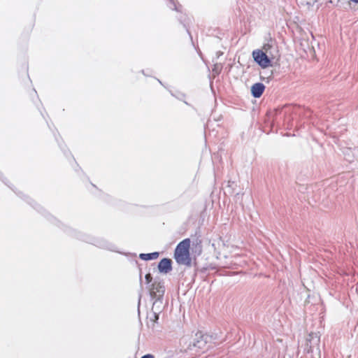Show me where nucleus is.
Listing matches in <instances>:
<instances>
[{"mask_svg": "<svg viewBox=\"0 0 358 358\" xmlns=\"http://www.w3.org/2000/svg\"><path fill=\"white\" fill-rule=\"evenodd\" d=\"M190 239L186 238L181 241L175 250L174 257L179 264L189 265L191 262L189 257Z\"/></svg>", "mask_w": 358, "mask_h": 358, "instance_id": "obj_1", "label": "nucleus"}, {"mask_svg": "<svg viewBox=\"0 0 358 358\" xmlns=\"http://www.w3.org/2000/svg\"><path fill=\"white\" fill-rule=\"evenodd\" d=\"M262 50L266 55V57L271 63H272L274 59H277L279 57V53L277 47L272 44H265L262 47Z\"/></svg>", "mask_w": 358, "mask_h": 358, "instance_id": "obj_4", "label": "nucleus"}, {"mask_svg": "<svg viewBox=\"0 0 358 358\" xmlns=\"http://www.w3.org/2000/svg\"><path fill=\"white\" fill-rule=\"evenodd\" d=\"M164 292V286L162 282L155 281L150 287V296L156 299H161L163 296Z\"/></svg>", "mask_w": 358, "mask_h": 358, "instance_id": "obj_3", "label": "nucleus"}, {"mask_svg": "<svg viewBox=\"0 0 358 358\" xmlns=\"http://www.w3.org/2000/svg\"><path fill=\"white\" fill-rule=\"evenodd\" d=\"M351 1L355 2V3H358V0H351Z\"/></svg>", "mask_w": 358, "mask_h": 358, "instance_id": "obj_13", "label": "nucleus"}, {"mask_svg": "<svg viewBox=\"0 0 358 358\" xmlns=\"http://www.w3.org/2000/svg\"><path fill=\"white\" fill-rule=\"evenodd\" d=\"M152 278L150 273L145 275V280L148 284L152 281Z\"/></svg>", "mask_w": 358, "mask_h": 358, "instance_id": "obj_11", "label": "nucleus"}, {"mask_svg": "<svg viewBox=\"0 0 358 358\" xmlns=\"http://www.w3.org/2000/svg\"><path fill=\"white\" fill-rule=\"evenodd\" d=\"M171 263L172 262L170 259H162L158 264V269L159 272L163 273H167L169 271H171L172 269Z\"/></svg>", "mask_w": 358, "mask_h": 358, "instance_id": "obj_6", "label": "nucleus"}, {"mask_svg": "<svg viewBox=\"0 0 358 358\" xmlns=\"http://www.w3.org/2000/svg\"><path fill=\"white\" fill-rule=\"evenodd\" d=\"M204 343L203 341H198L196 343H194V345L195 347H197L198 348H202Z\"/></svg>", "mask_w": 358, "mask_h": 358, "instance_id": "obj_9", "label": "nucleus"}, {"mask_svg": "<svg viewBox=\"0 0 358 358\" xmlns=\"http://www.w3.org/2000/svg\"><path fill=\"white\" fill-rule=\"evenodd\" d=\"M320 336L317 333H311L308 335L306 339L307 347L308 348V351H310L315 346L319 345L320 343Z\"/></svg>", "mask_w": 358, "mask_h": 358, "instance_id": "obj_5", "label": "nucleus"}, {"mask_svg": "<svg viewBox=\"0 0 358 358\" xmlns=\"http://www.w3.org/2000/svg\"><path fill=\"white\" fill-rule=\"evenodd\" d=\"M159 257L158 252H152V253H147L144 254L142 253L140 255V258L143 260H151V259H155Z\"/></svg>", "mask_w": 358, "mask_h": 358, "instance_id": "obj_8", "label": "nucleus"}, {"mask_svg": "<svg viewBox=\"0 0 358 358\" xmlns=\"http://www.w3.org/2000/svg\"><path fill=\"white\" fill-rule=\"evenodd\" d=\"M170 3L171 5L169 6L172 9H175L176 10H178V8L176 6V5L175 4L174 1L173 0H170Z\"/></svg>", "mask_w": 358, "mask_h": 358, "instance_id": "obj_10", "label": "nucleus"}, {"mask_svg": "<svg viewBox=\"0 0 358 358\" xmlns=\"http://www.w3.org/2000/svg\"><path fill=\"white\" fill-rule=\"evenodd\" d=\"M265 90V86L261 83L254 84L251 87V93L255 98L260 97Z\"/></svg>", "mask_w": 358, "mask_h": 358, "instance_id": "obj_7", "label": "nucleus"}, {"mask_svg": "<svg viewBox=\"0 0 358 358\" xmlns=\"http://www.w3.org/2000/svg\"><path fill=\"white\" fill-rule=\"evenodd\" d=\"M141 358H155V357L151 354H147L145 355H143Z\"/></svg>", "mask_w": 358, "mask_h": 358, "instance_id": "obj_12", "label": "nucleus"}, {"mask_svg": "<svg viewBox=\"0 0 358 358\" xmlns=\"http://www.w3.org/2000/svg\"><path fill=\"white\" fill-rule=\"evenodd\" d=\"M252 57L254 60L263 69L272 66L266 55L262 49L254 50L252 52Z\"/></svg>", "mask_w": 358, "mask_h": 358, "instance_id": "obj_2", "label": "nucleus"}]
</instances>
